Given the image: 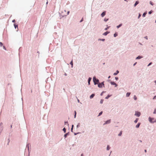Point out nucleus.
Wrapping results in <instances>:
<instances>
[{"label": "nucleus", "instance_id": "obj_1", "mask_svg": "<svg viewBox=\"0 0 156 156\" xmlns=\"http://www.w3.org/2000/svg\"><path fill=\"white\" fill-rule=\"evenodd\" d=\"M93 80L94 83V84L95 85L98 84L99 83V80L98 79L96 78L95 76L93 77Z\"/></svg>", "mask_w": 156, "mask_h": 156}, {"label": "nucleus", "instance_id": "obj_2", "mask_svg": "<svg viewBox=\"0 0 156 156\" xmlns=\"http://www.w3.org/2000/svg\"><path fill=\"white\" fill-rule=\"evenodd\" d=\"M149 121L151 123H154L156 122V119H155L154 118H151L149 117L148 118Z\"/></svg>", "mask_w": 156, "mask_h": 156}, {"label": "nucleus", "instance_id": "obj_3", "mask_svg": "<svg viewBox=\"0 0 156 156\" xmlns=\"http://www.w3.org/2000/svg\"><path fill=\"white\" fill-rule=\"evenodd\" d=\"M141 113L140 112L136 111L135 115L138 117H139Z\"/></svg>", "mask_w": 156, "mask_h": 156}, {"label": "nucleus", "instance_id": "obj_4", "mask_svg": "<svg viewBox=\"0 0 156 156\" xmlns=\"http://www.w3.org/2000/svg\"><path fill=\"white\" fill-rule=\"evenodd\" d=\"M111 119H109L105 122V123L103 124V125H105L106 124H109L111 122Z\"/></svg>", "mask_w": 156, "mask_h": 156}, {"label": "nucleus", "instance_id": "obj_5", "mask_svg": "<svg viewBox=\"0 0 156 156\" xmlns=\"http://www.w3.org/2000/svg\"><path fill=\"white\" fill-rule=\"evenodd\" d=\"M110 83L112 85H115V87H116L118 86L117 84L115 82H114L113 81H111L110 82Z\"/></svg>", "mask_w": 156, "mask_h": 156}, {"label": "nucleus", "instance_id": "obj_6", "mask_svg": "<svg viewBox=\"0 0 156 156\" xmlns=\"http://www.w3.org/2000/svg\"><path fill=\"white\" fill-rule=\"evenodd\" d=\"M92 79L91 77H89L88 79V85H90V82Z\"/></svg>", "mask_w": 156, "mask_h": 156}, {"label": "nucleus", "instance_id": "obj_7", "mask_svg": "<svg viewBox=\"0 0 156 156\" xmlns=\"http://www.w3.org/2000/svg\"><path fill=\"white\" fill-rule=\"evenodd\" d=\"M105 14H106V11H105L101 13V16L102 17H103L105 15Z\"/></svg>", "mask_w": 156, "mask_h": 156}, {"label": "nucleus", "instance_id": "obj_8", "mask_svg": "<svg viewBox=\"0 0 156 156\" xmlns=\"http://www.w3.org/2000/svg\"><path fill=\"white\" fill-rule=\"evenodd\" d=\"M110 32L109 31H106V32H105L103 34V35H104V36H106Z\"/></svg>", "mask_w": 156, "mask_h": 156}, {"label": "nucleus", "instance_id": "obj_9", "mask_svg": "<svg viewBox=\"0 0 156 156\" xmlns=\"http://www.w3.org/2000/svg\"><path fill=\"white\" fill-rule=\"evenodd\" d=\"M69 132H68V133H66L65 134L64 136V138H66L67 136H68L69 135Z\"/></svg>", "mask_w": 156, "mask_h": 156}, {"label": "nucleus", "instance_id": "obj_10", "mask_svg": "<svg viewBox=\"0 0 156 156\" xmlns=\"http://www.w3.org/2000/svg\"><path fill=\"white\" fill-rule=\"evenodd\" d=\"M139 3V1H136L135 2V3L134 5H133L134 7H135L136 6V5Z\"/></svg>", "mask_w": 156, "mask_h": 156}, {"label": "nucleus", "instance_id": "obj_11", "mask_svg": "<svg viewBox=\"0 0 156 156\" xmlns=\"http://www.w3.org/2000/svg\"><path fill=\"white\" fill-rule=\"evenodd\" d=\"M143 57L142 56L139 55L136 58V59H139L142 58Z\"/></svg>", "mask_w": 156, "mask_h": 156}, {"label": "nucleus", "instance_id": "obj_12", "mask_svg": "<svg viewBox=\"0 0 156 156\" xmlns=\"http://www.w3.org/2000/svg\"><path fill=\"white\" fill-rule=\"evenodd\" d=\"M140 124H141V123L140 122H138L136 126V128H139Z\"/></svg>", "mask_w": 156, "mask_h": 156}, {"label": "nucleus", "instance_id": "obj_13", "mask_svg": "<svg viewBox=\"0 0 156 156\" xmlns=\"http://www.w3.org/2000/svg\"><path fill=\"white\" fill-rule=\"evenodd\" d=\"M95 94H91L90 97V99H92V98H94V97L95 96Z\"/></svg>", "mask_w": 156, "mask_h": 156}, {"label": "nucleus", "instance_id": "obj_14", "mask_svg": "<svg viewBox=\"0 0 156 156\" xmlns=\"http://www.w3.org/2000/svg\"><path fill=\"white\" fill-rule=\"evenodd\" d=\"M112 96V95H109V94H108L105 98V99H108L109 97H111V96Z\"/></svg>", "mask_w": 156, "mask_h": 156}, {"label": "nucleus", "instance_id": "obj_15", "mask_svg": "<svg viewBox=\"0 0 156 156\" xmlns=\"http://www.w3.org/2000/svg\"><path fill=\"white\" fill-rule=\"evenodd\" d=\"M105 40V39H101V38H99L98 39V41H104Z\"/></svg>", "mask_w": 156, "mask_h": 156}, {"label": "nucleus", "instance_id": "obj_16", "mask_svg": "<svg viewBox=\"0 0 156 156\" xmlns=\"http://www.w3.org/2000/svg\"><path fill=\"white\" fill-rule=\"evenodd\" d=\"M98 87H99V88H102V86L101 85V83H99L98 84Z\"/></svg>", "mask_w": 156, "mask_h": 156}, {"label": "nucleus", "instance_id": "obj_17", "mask_svg": "<svg viewBox=\"0 0 156 156\" xmlns=\"http://www.w3.org/2000/svg\"><path fill=\"white\" fill-rule=\"evenodd\" d=\"M119 73V71L118 70H117L115 73H113V75L114 76H116Z\"/></svg>", "mask_w": 156, "mask_h": 156}, {"label": "nucleus", "instance_id": "obj_18", "mask_svg": "<svg viewBox=\"0 0 156 156\" xmlns=\"http://www.w3.org/2000/svg\"><path fill=\"white\" fill-rule=\"evenodd\" d=\"M122 24L121 23V24H119V25L117 26H116V27L117 28H119V27H121L122 26Z\"/></svg>", "mask_w": 156, "mask_h": 156}, {"label": "nucleus", "instance_id": "obj_19", "mask_svg": "<svg viewBox=\"0 0 156 156\" xmlns=\"http://www.w3.org/2000/svg\"><path fill=\"white\" fill-rule=\"evenodd\" d=\"M130 94V92H127L126 94V97H129Z\"/></svg>", "mask_w": 156, "mask_h": 156}, {"label": "nucleus", "instance_id": "obj_20", "mask_svg": "<svg viewBox=\"0 0 156 156\" xmlns=\"http://www.w3.org/2000/svg\"><path fill=\"white\" fill-rule=\"evenodd\" d=\"M26 147L28 148V152L30 153L29 151V144H27L26 145Z\"/></svg>", "mask_w": 156, "mask_h": 156}, {"label": "nucleus", "instance_id": "obj_21", "mask_svg": "<svg viewBox=\"0 0 156 156\" xmlns=\"http://www.w3.org/2000/svg\"><path fill=\"white\" fill-rule=\"evenodd\" d=\"M147 14V12H144V13H143V14L142 15V16L143 17H144L146 15V14Z\"/></svg>", "mask_w": 156, "mask_h": 156}, {"label": "nucleus", "instance_id": "obj_22", "mask_svg": "<svg viewBox=\"0 0 156 156\" xmlns=\"http://www.w3.org/2000/svg\"><path fill=\"white\" fill-rule=\"evenodd\" d=\"M14 27L15 29H16V28H18V26L17 24L16 23H15L14 24Z\"/></svg>", "mask_w": 156, "mask_h": 156}, {"label": "nucleus", "instance_id": "obj_23", "mask_svg": "<svg viewBox=\"0 0 156 156\" xmlns=\"http://www.w3.org/2000/svg\"><path fill=\"white\" fill-rule=\"evenodd\" d=\"M122 134V131H121L118 134V136H121Z\"/></svg>", "mask_w": 156, "mask_h": 156}, {"label": "nucleus", "instance_id": "obj_24", "mask_svg": "<svg viewBox=\"0 0 156 156\" xmlns=\"http://www.w3.org/2000/svg\"><path fill=\"white\" fill-rule=\"evenodd\" d=\"M110 147H109V145H108L107 146V148H106L107 150V151L109 150V149H110Z\"/></svg>", "mask_w": 156, "mask_h": 156}, {"label": "nucleus", "instance_id": "obj_25", "mask_svg": "<svg viewBox=\"0 0 156 156\" xmlns=\"http://www.w3.org/2000/svg\"><path fill=\"white\" fill-rule=\"evenodd\" d=\"M138 120H139V119L138 118L136 119L134 121V123H136L137 122Z\"/></svg>", "mask_w": 156, "mask_h": 156}, {"label": "nucleus", "instance_id": "obj_26", "mask_svg": "<svg viewBox=\"0 0 156 156\" xmlns=\"http://www.w3.org/2000/svg\"><path fill=\"white\" fill-rule=\"evenodd\" d=\"M103 113V112L102 111H101V112L99 113V114L98 115V116H100V115H101Z\"/></svg>", "mask_w": 156, "mask_h": 156}, {"label": "nucleus", "instance_id": "obj_27", "mask_svg": "<svg viewBox=\"0 0 156 156\" xmlns=\"http://www.w3.org/2000/svg\"><path fill=\"white\" fill-rule=\"evenodd\" d=\"M104 83V81L102 82L101 83V85L102 86V87L103 86L104 87H105Z\"/></svg>", "mask_w": 156, "mask_h": 156}, {"label": "nucleus", "instance_id": "obj_28", "mask_svg": "<svg viewBox=\"0 0 156 156\" xmlns=\"http://www.w3.org/2000/svg\"><path fill=\"white\" fill-rule=\"evenodd\" d=\"M70 64L71 65L72 67H73V60H72L70 63Z\"/></svg>", "mask_w": 156, "mask_h": 156}, {"label": "nucleus", "instance_id": "obj_29", "mask_svg": "<svg viewBox=\"0 0 156 156\" xmlns=\"http://www.w3.org/2000/svg\"><path fill=\"white\" fill-rule=\"evenodd\" d=\"M117 36H118V34H117V33H115L114 34V37H117Z\"/></svg>", "mask_w": 156, "mask_h": 156}, {"label": "nucleus", "instance_id": "obj_30", "mask_svg": "<svg viewBox=\"0 0 156 156\" xmlns=\"http://www.w3.org/2000/svg\"><path fill=\"white\" fill-rule=\"evenodd\" d=\"M133 98L135 100H137V98L136 97V95H134Z\"/></svg>", "mask_w": 156, "mask_h": 156}, {"label": "nucleus", "instance_id": "obj_31", "mask_svg": "<svg viewBox=\"0 0 156 156\" xmlns=\"http://www.w3.org/2000/svg\"><path fill=\"white\" fill-rule=\"evenodd\" d=\"M153 12V11H152V10H151L149 12H148V14H151L152 12Z\"/></svg>", "mask_w": 156, "mask_h": 156}, {"label": "nucleus", "instance_id": "obj_32", "mask_svg": "<svg viewBox=\"0 0 156 156\" xmlns=\"http://www.w3.org/2000/svg\"><path fill=\"white\" fill-rule=\"evenodd\" d=\"M64 132L65 133L66 132V129L65 128H64L62 129Z\"/></svg>", "mask_w": 156, "mask_h": 156}, {"label": "nucleus", "instance_id": "obj_33", "mask_svg": "<svg viewBox=\"0 0 156 156\" xmlns=\"http://www.w3.org/2000/svg\"><path fill=\"white\" fill-rule=\"evenodd\" d=\"M108 20V19L105 18L104 19V21L105 22H106Z\"/></svg>", "mask_w": 156, "mask_h": 156}, {"label": "nucleus", "instance_id": "obj_34", "mask_svg": "<svg viewBox=\"0 0 156 156\" xmlns=\"http://www.w3.org/2000/svg\"><path fill=\"white\" fill-rule=\"evenodd\" d=\"M103 101H104L103 99H101L100 101V103L101 104H102L103 103Z\"/></svg>", "mask_w": 156, "mask_h": 156}, {"label": "nucleus", "instance_id": "obj_35", "mask_svg": "<svg viewBox=\"0 0 156 156\" xmlns=\"http://www.w3.org/2000/svg\"><path fill=\"white\" fill-rule=\"evenodd\" d=\"M80 126V123H79L76 126L77 128H78Z\"/></svg>", "mask_w": 156, "mask_h": 156}, {"label": "nucleus", "instance_id": "obj_36", "mask_svg": "<svg viewBox=\"0 0 156 156\" xmlns=\"http://www.w3.org/2000/svg\"><path fill=\"white\" fill-rule=\"evenodd\" d=\"M150 5H152V6L153 5H154V4L151 1H150Z\"/></svg>", "mask_w": 156, "mask_h": 156}, {"label": "nucleus", "instance_id": "obj_37", "mask_svg": "<svg viewBox=\"0 0 156 156\" xmlns=\"http://www.w3.org/2000/svg\"><path fill=\"white\" fill-rule=\"evenodd\" d=\"M105 91H102L101 93V94H100V95L101 96H102L103 94L104 93H105Z\"/></svg>", "mask_w": 156, "mask_h": 156}, {"label": "nucleus", "instance_id": "obj_38", "mask_svg": "<svg viewBox=\"0 0 156 156\" xmlns=\"http://www.w3.org/2000/svg\"><path fill=\"white\" fill-rule=\"evenodd\" d=\"M80 133V132H78V133H74V134L75 135H76L77 134Z\"/></svg>", "mask_w": 156, "mask_h": 156}, {"label": "nucleus", "instance_id": "obj_39", "mask_svg": "<svg viewBox=\"0 0 156 156\" xmlns=\"http://www.w3.org/2000/svg\"><path fill=\"white\" fill-rule=\"evenodd\" d=\"M109 27H110L109 26L108 27H107L105 28V30H107Z\"/></svg>", "mask_w": 156, "mask_h": 156}, {"label": "nucleus", "instance_id": "obj_40", "mask_svg": "<svg viewBox=\"0 0 156 156\" xmlns=\"http://www.w3.org/2000/svg\"><path fill=\"white\" fill-rule=\"evenodd\" d=\"M152 64V62H150L147 65V66H150V65H151V64Z\"/></svg>", "mask_w": 156, "mask_h": 156}, {"label": "nucleus", "instance_id": "obj_41", "mask_svg": "<svg viewBox=\"0 0 156 156\" xmlns=\"http://www.w3.org/2000/svg\"><path fill=\"white\" fill-rule=\"evenodd\" d=\"M156 113V109L155 108L154 109V111L153 112V114H155Z\"/></svg>", "mask_w": 156, "mask_h": 156}, {"label": "nucleus", "instance_id": "obj_42", "mask_svg": "<svg viewBox=\"0 0 156 156\" xmlns=\"http://www.w3.org/2000/svg\"><path fill=\"white\" fill-rule=\"evenodd\" d=\"M141 16V14L140 13H139V16L138 17V18L139 19Z\"/></svg>", "mask_w": 156, "mask_h": 156}, {"label": "nucleus", "instance_id": "obj_43", "mask_svg": "<svg viewBox=\"0 0 156 156\" xmlns=\"http://www.w3.org/2000/svg\"><path fill=\"white\" fill-rule=\"evenodd\" d=\"M67 124V125L68 126L69 124H68V122L67 121H66L65 122V124L66 125V124Z\"/></svg>", "mask_w": 156, "mask_h": 156}, {"label": "nucleus", "instance_id": "obj_44", "mask_svg": "<svg viewBox=\"0 0 156 156\" xmlns=\"http://www.w3.org/2000/svg\"><path fill=\"white\" fill-rule=\"evenodd\" d=\"M0 45L1 47H2L3 45V43L2 42H0Z\"/></svg>", "mask_w": 156, "mask_h": 156}, {"label": "nucleus", "instance_id": "obj_45", "mask_svg": "<svg viewBox=\"0 0 156 156\" xmlns=\"http://www.w3.org/2000/svg\"><path fill=\"white\" fill-rule=\"evenodd\" d=\"M144 38L146 39V40H147L148 39V37H147V36H146L145 37H144Z\"/></svg>", "mask_w": 156, "mask_h": 156}, {"label": "nucleus", "instance_id": "obj_46", "mask_svg": "<svg viewBox=\"0 0 156 156\" xmlns=\"http://www.w3.org/2000/svg\"><path fill=\"white\" fill-rule=\"evenodd\" d=\"M115 78L116 80H118L119 79V78L117 77H115Z\"/></svg>", "mask_w": 156, "mask_h": 156}, {"label": "nucleus", "instance_id": "obj_47", "mask_svg": "<svg viewBox=\"0 0 156 156\" xmlns=\"http://www.w3.org/2000/svg\"><path fill=\"white\" fill-rule=\"evenodd\" d=\"M83 18H82L81 20H80V23H81L82 22H83Z\"/></svg>", "mask_w": 156, "mask_h": 156}, {"label": "nucleus", "instance_id": "obj_48", "mask_svg": "<svg viewBox=\"0 0 156 156\" xmlns=\"http://www.w3.org/2000/svg\"><path fill=\"white\" fill-rule=\"evenodd\" d=\"M156 98V96H155L154 98H153V99H155Z\"/></svg>", "mask_w": 156, "mask_h": 156}, {"label": "nucleus", "instance_id": "obj_49", "mask_svg": "<svg viewBox=\"0 0 156 156\" xmlns=\"http://www.w3.org/2000/svg\"><path fill=\"white\" fill-rule=\"evenodd\" d=\"M137 63V62H136L135 63L133 64V66H134Z\"/></svg>", "mask_w": 156, "mask_h": 156}, {"label": "nucleus", "instance_id": "obj_50", "mask_svg": "<svg viewBox=\"0 0 156 156\" xmlns=\"http://www.w3.org/2000/svg\"><path fill=\"white\" fill-rule=\"evenodd\" d=\"M3 48L5 50H6V48L4 46H3Z\"/></svg>", "mask_w": 156, "mask_h": 156}, {"label": "nucleus", "instance_id": "obj_51", "mask_svg": "<svg viewBox=\"0 0 156 156\" xmlns=\"http://www.w3.org/2000/svg\"><path fill=\"white\" fill-rule=\"evenodd\" d=\"M15 20L14 19L12 20V23H14L15 22Z\"/></svg>", "mask_w": 156, "mask_h": 156}, {"label": "nucleus", "instance_id": "obj_52", "mask_svg": "<svg viewBox=\"0 0 156 156\" xmlns=\"http://www.w3.org/2000/svg\"><path fill=\"white\" fill-rule=\"evenodd\" d=\"M73 128H71V131L73 132Z\"/></svg>", "mask_w": 156, "mask_h": 156}, {"label": "nucleus", "instance_id": "obj_53", "mask_svg": "<svg viewBox=\"0 0 156 156\" xmlns=\"http://www.w3.org/2000/svg\"><path fill=\"white\" fill-rule=\"evenodd\" d=\"M69 11H68L67 12V15H68L69 14Z\"/></svg>", "mask_w": 156, "mask_h": 156}, {"label": "nucleus", "instance_id": "obj_54", "mask_svg": "<svg viewBox=\"0 0 156 156\" xmlns=\"http://www.w3.org/2000/svg\"><path fill=\"white\" fill-rule=\"evenodd\" d=\"M76 114H74V118H76Z\"/></svg>", "mask_w": 156, "mask_h": 156}, {"label": "nucleus", "instance_id": "obj_55", "mask_svg": "<svg viewBox=\"0 0 156 156\" xmlns=\"http://www.w3.org/2000/svg\"><path fill=\"white\" fill-rule=\"evenodd\" d=\"M3 124V123L2 122H1L0 123V126H1Z\"/></svg>", "mask_w": 156, "mask_h": 156}, {"label": "nucleus", "instance_id": "obj_56", "mask_svg": "<svg viewBox=\"0 0 156 156\" xmlns=\"http://www.w3.org/2000/svg\"><path fill=\"white\" fill-rule=\"evenodd\" d=\"M81 156H83V153H82L81 154Z\"/></svg>", "mask_w": 156, "mask_h": 156}, {"label": "nucleus", "instance_id": "obj_57", "mask_svg": "<svg viewBox=\"0 0 156 156\" xmlns=\"http://www.w3.org/2000/svg\"><path fill=\"white\" fill-rule=\"evenodd\" d=\"M76 114V111H74V114Z\"/></svg>", "mask_w": 156, "mask_h": 156}, {"label": "nucleus", "instance_id": "obj_58", "mask_svg": "<svg viewBox=\"0 0 156 156\" xmlns=\"http://www.w3.org/2000/svg\"><path fill=\"white\" fill-rule=\"evenodd\" d=\"M64 75L66 76L67 75V74L66 73H65Z\"/></svg>", "mask_w": 156, "mask_h": 156}, {"label": "nucleus", "instance_id": "obj_59", "mask_svg": "<svg viewBox=\"0 0 156 156\" xmlns=\"http://www.w3.org/2000/svg\"><path fill=\"white\" fill-rule=\"evenodd\" d=\"M144 151V152L146 153L147 152V151L146 150H145Z\"/></svg>", "mask_w": 156, "mask_h": 156}, {"label": "nucleus", "instance_id": "obj_60", "mask_svg": "<svg viewBox=\"0 0 156 156\" xmlns=\"http://www.w3.org/2000/svg\"><path fill=\"white\" fill-rule=\"evenodd\" d=\"M139 44L141 45H142V44L140 42H139Z\"/></svg>", "mask_w": 156, "mask_h": 156}, {"label": "nucleus", "instance_id": "obj_61", "mask_svg": "<svg viewBox=\"0 0 156 156\" xmlns=\"http://www.w3.org/2000/svg\"><path fill=\"white\" fill-rule=\"evenodd\" d=\"M10 142V140H9V141H8V142L7 143V145H8L9 144V142Z\"/></svg>", "mask_w": 156, "mask_h": 156}, {"label": "nucleus", "instance_id": "obj_62", "mask_svg": "<svg viewBox=\"0 0 156 156\" xmlns=\"http://www.w3.org/2000/svg\"><path fill=\"white\" fill-rule=\"evenodd\" d=\"M73 126H74L73 125H72V128H73Z\"/></svg>", "mask_w": 156, "mask_h": 156}, {"label": "nucleus", "instance_id": "obj_63", "mask_svg": "<svg viewBox=\"0 0 156 156\" xmlns=\"http://www.w3.org/2000/svg\"><path fill=\"white\" fill-rule=\"evenodd\" d=\"M111 77V76H109L108 77V78L109 79Z\"/></svg>", "mask_w": 156, "mask_h": 156}, {"label": "nucleus", "instance_id": "obj_64", "mask_svg": "<svg viewBox=\"0 0 156 156\" xmlns=\"http://www.w3.org/2000/svg\"><path fill=\"white\" fill-rule=\"evenodd\" d=\"M154 82L156 84V80L154 81Z\"/></svg>", "mask_w": 156, "mask_h": 156}]
</instances>
